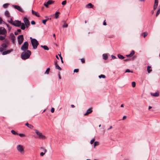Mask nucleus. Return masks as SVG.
I'll list each match as a JSON object with an SVG mask.
<instances>
[{"mask_svg": "<svg viewBox=\"0 0 160 160\" xmlns=\"http://www.w3.org/2000/svg\"><path fill=\"white\" fill-rule=\"evenodd\" d=\"M111 57H112V58L113 59H115L116 58V57L113 55H112Z\"/></svg>", "mask_w": 160, "mask_h": 160, "instance_id": "56", "label": "nucleus"}, {"mask_svg": "<svg viewBox=\"0 0 160 160\" xmlns=\"http://www.w3.org/2000/svg\"><path fill=\"white\" fill-rule=\"evenodd\" d=\"M158 5V0H155L154 4L153 6V10H155L157 8Z\"/></svg>", "mask_w": 160, "mask_h": 160, "instance_id": "10", "label": "nucleus"}, {"mask_svg": "<svg viewBox=\"0 0 160 160\" xmlns=\"http://www.w3.org/2000/svg\"><path fill=\"white\" fill-rule=\"evenodd\" d=\"M71 107H72V108H74L75 107V106L74 105H71Z\"/></svg>", "mask_w": 160, "mask_h": 160, "instance_id": "62", "label": "nucleus"}, {"mask_svg": "<svg viewBox=\"0 0 160 160\" xmlns=\"http://www.w3.org/2000/svg\"><path fill=\"white\" fill-rule=\"evenodd\" d=\"M54 65L56 69H58L59 70H61L62 69L58 65L57 61L54 62Z\"/></svg>", "mask_w": 160, "mask_h": 160, "instance_id": "12", "label": "nucleus"}, {"mask_svg": "<svg viewBox=\"0 0 160 160\" xmlns=\"http://www.w3.org/2000/svg\"><path fill=\"white\" fill-rule=\"evenodd\" d=\"M2 23H6L5 22L3 21L2 19V18L0 17V24H1Z\"/></svg>", "mask_w": 160, "mask_h": 160, "instance_id": "36", "label": "nucleus"}, {"mask_svg": "<svg viewBox=\"0 0 160 160\" xmlns=\"http://www.w3.org/2000/svg\"><path fill=\"white\" fill-rule=\"evenodd\" d=\"M45 18H47L46 19L43 20L42 21V23L44 25L46 24V22L47 21L49 20H51V18H48L47 16H45Z\"/></svg>", "mask_w": 160, "mask_h": 160, "instance_id": "13", "label": "nucleus"}, {"mask_svg": "<svg viewBox=\"0 0 160 160\" xmlns=\"http://www.w3.org/2000/svg\"><path fill=\"white\" fill-rule=\"evenodd\" d=\"M7 30L4 27H0V35L7 34Z\"/></svg>", "mask_w": 160, "mask_h": 160, "instance_id": "7", "label": "nucleus"}, {"mask_svg": "<svg viewBox=\"0 0 160 160\" xmlns=\"http://www.w3.org/2000/svg\"><path fill=\"white\" fill-rule=\"evenodd\" d=\"M25 125L27 126L28 128H29L30 129H32L33 127L31 124H29L27 122L25 124Z\"/></svg>", "mask_w": 160, "mask_h": 160, "instance_id": "19", "label": "nucleus"}, {"mask_svg": "<svg viewBox=\"0 0 160 160\" xmlns=\"http://www.w3.org/2000/svg\"><path fill=\"white\" fill-rule=\"evenodd\" d=\"M99 78H106V76L104 75L101 74V75L99 76Z\"/></svg>", "mask_w": 160, "mask_h": 160, "instance_id": "32", "label": "nucleus"}, {"mask_svg": "<svg viewBox=\"0 0 160 160\" xmlns=\"http://www.w3.org/2000/svg\"><path fill=\"white\" fill-rule=\"evenodd\" d=\"M151 68V67L150 66H148L147 67V70L148 73H150L152 71V70L150 69Z\"/></svg>", "mask_w": 160, "mask_h": 160, "instance_id": "21", "label": "nucleus"}, {"mask_svg": "<svg viewBox=\"0 0 160 160\" xmlns=\"http://www.w3.org/2000/svg\"><path fill=\"white\" fill-rule=\"evenodd\" d=\"M31 54V52L29 50L23 51L22 52L21 57L23 60H26L29 58Z\"/></svg>", "mask_w": 160, "mask_h": 160, "instance_id": "2", "label": "nucleus"}, {"mask_svg": "<svg viewBox=\"0 0 160 160\" xmlns=\"http://www.w3.org/2000/svg\"><path fill=\"white\" fill-rule=\"evenodd\" d=\"M35 133L38 136V138L42 139H45L46 138L45 136L42 135V133L39 132L37 130H34Z\"/></svg>", "mask_w": 160, "mask_h": 160, "instance_id": "5", "label": "nucleus"}, {"mask_svg": "<svg viewBox=\"0 0 160 160\" xmlns=\"http://www.w3.org/2000/svg\"><path fill=\"white\" fill-rule=\"evenodd\" d=\"M13 6L15 8L17 9L19 11H20V7L18 6L13 5Z\"/></svg>", "mask_w": 160, "mask_h": 160, "instance_id": "28", "label": "nucleus"}, {"mask_svg": "<svg viewBox=\"0 0 160 160\" xmlns=\"http://www.w3.org/2000/svg\"><path fill=\"white\" fill-rule=\"evenodd\" d=\"M63 22H64V25L62 26V27L63 28H66L68 27V24L66 23L65 21H63Z\"/></svg>", "mask_w": 160, "mask_h": 160, "instance_id": "30", "label": "nucleus"}, {"mask_svg": "<svg viewBox=\"0 0 160 160\" xmlns=\"http://www.w3.org/2000/svg\"><path fill=\"white\" fill-rule=\"evenodd\" d=\"M118 57L119 59H123L124 58V57L120 54H118Z\"/></svg>", "mask_w": 160, "mask_h": 160, "instance_id": "27", "label": "nucleus"}, {"mask_svg": "<svg viewBox=\"0 0 160 160\" xmlns=\"http://www.w3.org/2000/svg\"><path fill=\"white\" fill-rule=\"evenodd\" d=\"M17 149L20 152V145H18L17 146Z\"/></svg>", "mask_w": 160, "mask_h": 160, "instance_id": "49", "label": "nucleus"}, {"mask_svg": "<svg viewBox=\"0 0 160 160\" xmlns=\"http://www.w3.org/2000/svg\"><path fill=\"white\" fill-rule=\"evenodd\" d=\"M132 86L133 87H134L136 86V82H132Z\"/></svg>", "mask_w": 160, "mask_h": 160, "instance_id": "40", "label": "nucleus"}, {"mask_svg": "<svg viewBox=\"0 0 160 160\" xmlns=\"http://www.w3.org/2000/svg\"><path fill=\"white\" fill-rule=\"evenodd\" d=\"M31 24H32V25H35V22L34 21H32L31 22Z\"/></svg>", "mask_w": 160, "mask_h": 160, "instance_id": "50", "label": "nucleus"}, {"mask_svg": "<svg viewBox=\"0 0 160 160\" xmlns=\"http://www.w3.org/2000/svg\"><path fill=\"white\" fill-rule=\"evenodd\" d=\"M99 144V142L98 141H95L94 143V147L95 148L96 146L98 145Z\"/></svg>", "mask_w": 160, "mask_h": 160, "instance_id": "25", "label": "nucleus"}, {"mask_svg": "<svg viewBox=\"0 0 160 160\" xmlns=\"http://www.w3.org/2000/svg\"><path fill=\"white\" fill-rule=\"evenodd\" d=\"M8 5L9 4L8 3L4 4L3 5V7L4 8H7Z\"/></svg>", "mask_w": 160, "mask_h": 160, "instance_id": "33", "label": "nucleus"}, {"mask_svg": "<svg viewBox=\"0 0 160 160\" xmlns=\"http://www.w3.org/2000/svg\"><path fill=\"white\" fill-rule=\"evenodd\" d=\"M18 43L19 45H20V35H19L18 37Z\"/></svg>", "mask_w": 160, "mask_h": 160, "instance_id": "39", "label": "nucleus"}, {"mask_svg": "<svg viewBox=\"0 0 160 160\" xmlns=\"http://www.w3.org/2000/svg\"><path fill=\"white\" fill-rule=\"evenodd\" d=\"M10 38L11 39L12 42L13 43H15V37L12 33H11L10 35Z\"/></svg>", "mask_w": 160, "mask_h": 160, "instance_id": "8", "label": "nucleus"}, {"mask_svg": "<svg viewBox=\"0 0 160 160\" xmlns=\"http://www.w3.org/2000/svg\"><path fill=\"white\" fill-rule=\"evenodd\" d=\"M92 112V108H90L88 109L86 113L84 114V116L88 115V114Z\"/></svg>", "mask_w": 160, "mask_h": 160, "instance_id": "11", "label": "nucleus"}, {"mask_svg": "<svg viewBox=\"0 0 160 160\" xmlns=\"http://www.w3.org/2000/svg\"><path fill=\"white\" fill-rule=\"evenodd\" d=\"M53 36L55 38V39H56V38H55V34H53Z\"/></svg>", "mask_w": 160, "mask_h": 160, "instance_id": "60", "label": "nucleus"}, {"mask_svg": "<svg viewBox=\"0 0 160 160\" xmlns=\"http://www.w3.org/2000/svg\"><path fill=\"white\" fill-rule=\"evenodd\" d=\"M32 14H34L37 17H40L38 13V12L34 11L33 10L32 11Z\"/></svg>", "mask_w": 160, "mask_h": 160, "instance_id": "18", "label": "nucleus"}, {"mask_svg": "<svg viewBox=\"0 0 160 160\" xmlns=\"http://www.w3.org/2000/svg\"><path fill=\"white\" fill-rule=\"evenodd\" d=\"M40 148L41 149H42L43 150L44 152H47V150L46 149H45V148H44L42 147H41Z\"/></svg>", "mask_w": 160, "mask_h": 160, "instance_id": "41", "label": "nucleus"}, {"mask_svg": "<svg viewBox=\"0 0 160 160\" xmlns=\"http://www.w3.org/2000/svg\"><path fill=\"white\" fill-rule=\"evenodd\" d=\"M21 12H24V11L21 8Z\"/></svg>", "mask_w": 160, "mask_h": 160, "instance_id": "61", "label": "nucleus"}, {"mask_svg": "<svg viewBox=\"0 0 160 160\" xmlns=\"http://www.w3.org/2000/svg\"><path fill=\"white\" fill-rule=\"evenodd\" d=\"M66 3H67V1L66 0H65V1H63L62 3V4L64 5H65L66 4Z\"/></svg>", "mask_w": 160, "mask_h": 160, "instance_id": "44", "label": "nucleus"}, {"mask_svg": "<svg viewBox=\"0 0 160 160\" xmlns=\"http://www.w3.org/2000/svg\"><path fill=\"white\" fill-rule=\"evenodd\" d=\"M24 154V148L21 145V153Z\"/></svg>", "mask_w": 160, "mask_h": 160, "instance_id": "26", "label": "nucleus"}, {"mask_svg": "<svg viewBox=\"0 0 160 160\" xmlns=\"http://www.w3.org/2000/svg\"><path fill=\"white\" fill-rule=\"evenodd\" d=\"M1 46H2V47H3V48H7L8 46V45L6 43H3L2 44Z\"/></svg>", "mask_w": 160, "mask_h": 160, "instance_id": "31", "label": "nucleus"}, {"mask_svg": "<svg viewBox=\"0 0 160 160\" xmlns=\"http://www.w3.org/2000/svg\"><path fill=\"white\" fill-rule=\"evenodd\" d=\"M12 51V50H8L6 51H4L2 53V54L3 55H5L9 53Z\"/></svg>", "mask_w": 160, "mask_h": 160, "instance_id": "14", "label": "nucleus"}, {"mask_svg": "<svg viewBox=\"0 0 160 160\" xmlns=\"http://www.w3.org/2000/svg\"><path fill=\"white\" fill-rule=\"evenodd\" d=\"M53 1L51 0H48L47 2L44 3V5L46 7H48L49 5L51 4Z\"/></svg>", "mask_w": 160, "mask_h": 160, "instance_id": "9", "label": "nucleus"}, {"mask_svg": "<svg viewBox=\"0 0 160 160\" xmlns=\"http://www.w3.org/2000/svg\"><path fill=\"white\" fill-rule=\"evenodd\" d=\"M50 69L49 68H48L47 69L46 71L44 72V74H49V72L50 71Z\"/></svg>", "mask_w": 160, "mask_h": 160, "instance_id": "29", "label": "nucleus"}, {"mask_svg": "<svg viewBox=\"0 0 160 160\" xmlns=\"http://www.w3.org/2000/svg\"><path fill=\"white\" fill-rule=\"evenodd\" d=\"M46 152H44V153L43 152H41V153H40V155L41 156H43L45 154Z\"/></svg>", "mask_w": 160, "mask_h": 160, "instance_id": "52", "label": "nucleus"}, {"mask_svg": "<svg viewBox=\"0 0 160 160\" xmlns=\"http://www.w3.org/2000/svg\"><path fill=\"white\" fill-rule=\"evenodd\" d=\"M87 7L88 8H92L93 5L91 3H89L87 5Z\"/></svg>", "mask_w": 160, "mask_h": 160, "instance_id": "20", "label": "nucleus"}, {"mask_svg": "<svg viewBox=\"0 0 160 160\" xmlns=\"http://www.w3.org/2000/svg\"><path fill=\"white\" fill-rule=\"evenodd\" d=\"M151 94L153 97H158L159 96V93L158 92H156L154 93H151Z\"/></svg>", "mask_w": 160, "mask_h": 160, "instance_id": "16", "label": "nucleus"}, {"mask_svg": "<svg viewBox=\"0 0 160 160\" xmlns=\"http://www.w3.org/2000/svg\"><path fill=\"white\" fill-rule=\"evenodd\" d=\"M8 22L12 25L15 26L19 27L20 26V21L18 20H15L13 21L12 18H10V21H8Z\"/></svg>", "mask_w": 160, "mask_h": 160, "instance_id": "3", "label": "nucleus"}, {"mask_svg": "<svg viewBox=\"0 0 160 160\" xmlns=\"http://www.w3.org/2000/svg\"><path fill=\"white\" fill-rule=\"evenodd\" d=\"M126 72H133L132 71H131L129 69H127L126 70Z\"/></svg>", "mask_w": 160, "mask_h": 160, "instance_id": "47", "label": "nucleus"}, {"mask_svg": "<svg viewBox=\"0 0 160 160\" xmlns=\"http://www.w3.org/2000/svg\"><path fill=\"white\" fill-rule=\"evenodd\" d=\"M11 132L13 135L18 134L20 136V134H18L17 132H16L14 130H11Z\"/></svg>", "mask_w": 160, "mask_h": 160, "instance_id": "23", "label": "nucleus"}, {"mask_svg": "<svg viewBox=\"0 0 160 160\" xmlns=\"http://www.w3.org/2000/svg\"><path fill=\"white\" fill-rule=\"evenodd\" d=\"M51 111L52 113H53L54 111V108H52L51 109Z\"/></svg>", "mask_w": 160, "mask_h": 160, "instance_id": "51", "label": "nucleus"}, {"mask_svg": "<svg viewBox=\"0 0 160 160\" xmlns=\"http://www.w3.org/2000/svg\"><path fill=\"white\" fill-rule=\"evenodd\" d=\"M103 25L105 26H106L107 25L106 23L105 22V20L103 22Z\"/></svg>", "mask_w": 160, "mask_h": 160, "instance_id": "58", "label": "nucleus"}, {"mask_svg": "<svg viewBox=\"0 0 160 160\" xmlns=\"http://www.w3.org/2000/svg\"><path fill=\"white\" fill-rule=\"evenodd\" d=\"M6 24L7 25V26L8 28V30L9 31H10V30H11V27H10L9 26V25H8V24Z\"/></svg>", "mask_w": 160, "mask_h": 160, "instance_id": "43", "label": "nucleus"}, {"mask_svg": "<svg viewBox=\"0 0 160 160\" xmlns=\"http://www.w3.org/2000/svg\"><path fill=\"white\" fill-rule=\"evenodd\" d=\"M94 141H95V139L94 138L92 139L90 141V143L91 144H92L94 142Z\"/></svg>", "mask_w": 160, "mask_h": 160, "instance_id": "46", "label": "nucleus"}, {"mask_svg": "<svg viewBox=\"0 0 160 160\" xmlns=\"http://www.w3.org/2000/svg\"><path fill=\"white\" fill-rule=\"evenodd\" d=\"M23 21L24 23H21V29L23 30H24L25 28L28 29L30 25V22L26 17H24L23 19Z\"/></svg>", "mask_w": 160, "mask_h": 160, "instance_id": "1", "label": "nucleus"}, {"mask_svg": "<svg viewBox=\"0 0 160 160\" xmlns=\"http://www.w3.org/2000/svg\"><path fill=\"white\" fill-rule=\"evenodd\" d=\"M127 118V117L126 116H124L123 117L122 120H124L125 119Z\"/></svg>", "mask_w": 160, "mask_h": 160, "instance_id": "55", "label": "nucleus"}, {"mask_svg": "<svg viewBox=\"0 0 160 160\" xmlns=\"http://www.w3.org/2000/svg\"><path fill=\"white\" fill-rule=\"evenodd\" d=\"M103 58L104 59L106 60L108 58V55L106 54H104L102 55Z\"/></svg>", "mask_w": 160, "mask_h": 160, "instance_id": "22", "label": "nucleus"}, {"mask_svg": "<svg viewBox=\"0 0 160 160\" xmlns=\"http://www.w3.org/2000/svg\"><path fill=\"white\" fill-rule=\"evenodd\" d=\"M59 12H55V15L56 18L57 19V18H58L59 15H57V14H59Z\"/></svg>", "mask_w": 160, "mask_h": 160, "instance_id": "34", "label": "nucleus"}, {"mask_svg": "<svg viewBox=\"0 0 160 160\" xmlns=\"http://www.w3.org/2000/svg\"><path fill=\"white\" fill-rule=\"evenodd\" d=\"M143 37L144 38H145V37H146L148 34V33L147 32H144L143 34Z\"/></svg>", "mask_w": 160, "mask_h": 160, "instance_id": "42", "label": "nucleus"}, {"mask_svg": "<svg viewBox=\"0 0 160 160\" xmlns=\"http://www.w3.org/2000/svg\"><path fill=\"white\" fill-rule=\"evenodd\" d=\"M31 43L33 48L34 49H36L39 44L38 41L36 39H33L32 40Z\"/></svg>", "mask_w": 160, "mask_h": 160, "instance_id": "4", "label": "nucleus"}, {"mask_svg": "<svg viewBox=\"0 0 160 160\" xmlns=\"http://www.w3.org/2000/svg\"><path fill=\"white\" fill-rule=\"evenodd\" d=\"M160 13V7H159L158 10L157 11L156 14V16L157 17L158 15Z\"/></svg>", "mask_w": 160, "mask_h": 160, "instance_id": "37", "label": "nucleus"}, {"mask_svg": "<svg viewBox=\"0 0 160 160\" xmlns=\"http://www.w3.org/2000/svg\"><path fill=\"white\" fill-rule=\"evenodd\" d=\"M4 50V49L2 48H0V52H2Z\"/></svg>", "mask_w": 160, "mask_h": 160, "instance_id": "53", "label": "nucleus"}, {"mask_svg": "<svg viewBox=\"0 0 160 160\" xmlns=\"http://www.w3.org/2000/svg\"><path fill=\"white\" fill-rule=\"evenodd\" d=\"M28 42L26 41L24 42L21 47V49L22 51L28 50Z\"/></svg>", "mask_w": 160, "mask_h": 160, "instance_id": "6", "label": "nucleus"}, {"mask_svg": "<svg viewBox=\"0 0 160 160\" xmlns=\"http://www.w3.org/2000/svg\"><path fill=\"white\" fill-rule=\"evenodd\" d=\"M42 47L43 49L45 50H49V48L46 45L44 46H41Z\"/></svg>", "mask_w": 160, "mask_h": 160, "instance_id": "24", "label": "nucleus"}, {"mask_svg": "<svg viewBox=\"0 0 160 160\" xmlns=\"http://www.w3.org/2000/svg\"><path fill=\"white\" fill-rule=\"evenodd\" d=\"M134 53L135 52L133 50H132V52L130 53V54L127 55L126 56L128 57H131L134 55Z\"/></svg>", "mask_w": 160, "mask_h": 160, "instance_id": "15", "label": "nucleus"}, {"mask_svg": "<svg viewBox=\"0 0 160 160\" xmlns=\"http://www.w3.org/2000/svg\"><path fill=\"white\" fill-rule=\"evenodd\" d=\"M25 136V135L23 134H21V137H24Z\"/></svg>", "mask_w": 160, "mask_h": 160, "instance_id": "59", "label": "nucleus"}, {"mask_svg": "<svg viewBox=\"0 0 160 160\" xmlns=\"http://www.w3.org/2000/svg\"><path fill=\"white\" fill-rule=\"evenodd\" d=\"M20 32V29H18L17 30V32H14V34L15 35H16L18 34V32Z\"/></svg>", "mask_w": 160, "mask_h": 160, "instance_id": "38", "label": "nucleus"}, {"mask_svg": "<svg viewBox=\"0 0 160 160\" xmlns=\"http://www.w3.org/2000/svg\"><path fill=\"white\" fill-rule=\"evenodd\" d=\"M121 107L123 108V107H124V105L123 104H122L121 105Z\"/></svg>", "mask_w": 160, "mask_h": 160, "instance_id": "64", "label": "nucleus"}, {"mask_svg": "<svg viewBox=\"0 0 160 160\" xmlns=\"http://www.w3.org/2000/svg\"><path fill=\"white\" fill-rule=\"evenodd\" d=\"M112 128V126H111L109 128H108V130H109V129H111Z\"/></svg>", "mask_w": 160, "mask_h": 160, "instance_id": "63", "label": "nucleus"}, {"mask_svg": "<svg viewBox=\"0 0 160 160\" xmlns=\"http://www.w3.org/2000/svg\"><path fill=\"white\" fill-rule=\"evenodd\" d=\"M60 59H61V62H62V63H63V61L62 60V57L61 56H60Z\"/></svg>", "mask_w": 160, "mask_h": 160, "instance_id": "54", "label": "nucleus"}, {"mask_svg": "<svg viewBox=\"0 0 160 160\" xmlns=\"http://www.w3.org/2000/svg\"><path fill=\"white\" fill-rule=\"evenodd\" d=\"M81 61L82 63H84L85 62V59L84 58H82L81 59Z\"/></svg>", "mask_w": 160, "mask_h": 160, "instance_id": "45", "label": "nucleus"}, {"mask_svg": "<svg viewBox=\"0 0 160 160\" xmlns=\"http://www.w3.org/2000/svg\"><path fill=\"white\" fill-rule=\"evenodd\" d=\"M79 71V70L78 69H75L74 70V72H78Z\"/></svg>", "mask_w": 160, "mask_h": 160, "instance_id": "48", "label": "nucleus"}, {"mask_svg": "<svg viewBox=\"0 0 160 160\" xmlns=\"http://www.w3.org/2000/svg\"><path fill=\"white\" fill-rule=\"evenodd\" d=\"M5 15L8 18H9L10 17V14L9 12L8 11H6L4 12Z\"/></svg>", "mask_w": 160, "mask_h": 160, "instance_id": "17", "label": "nucleus"}, {"mask_svg": "<svg viewBox=\"0 0 160 160\" xmlns=\"http://www.w3.org/2000/svg\"><path fill=\"white\" fill-rule=\"evenodd\" d=\"M58 78H59L60 79H61V77L60 76V73L59 72L58 74Z\"/></svg>", "mask_w": 160, "mask_h": 160, "instance_id": "57", "label": "nucleus"}, {"mask_svg": "<svg viewBox=\"0 0 160 160\" xmlns=\"http://www.w3.org/2000/svg\"><path fill=\"white\" fill-rule=\"evenodd\" d=\"M24 38L22 35H21V44L23 42Z\"/></svg>", "mask_w": 160, "mask_h": 160, "instance_id": "35", "label": "nucleus"}]
</instances>
